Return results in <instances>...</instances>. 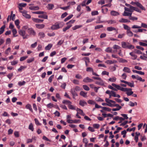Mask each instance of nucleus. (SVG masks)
Returning <instances> with one entry per match:
<instances>
[{
  "mask_svg": "<svg viewBox=\"0 0 147 147\" xmlns=\"http://www.w3.org/2000/svg\"><path fill=\"white\" fill-rule=\"evenodd\" d=\"M112 85L114 87L116 88L118 90L126 92V94L128 96H130L133 93V92L131 91L132 89L131 88H123L114 83H112Z\"/></svg>",
  "mask_w": 147,
  "mask_h": 147,
  "instance_id": "f257e3e1",
  "label": "nucleus"
},
{
  "mask_svg": "<svg viewBox=\"0 0 147 147\" xmlns=\"http://www.w3.org/2000/svg\"><path fill=\"white\" fill-rule=\"evenodd\" d=\"M121 43L122 47L123 48L132 49L134 48V47L133 46L130 45L128 42H122Z\"/></svg>",
  "mask_w": 147,
  "mask_h": 147,
  "instance_id": "f03ea898",
  "label": "nucleus"
},
{
  "mask_svg": "<svg viewBox=\"0 0 147 147\" xmlns=\"http://www.w3.org/2000/svg\"><path fill=\"white\" fill-rule=\"evenodd\" d=\"M18 33L19 34L23 37L24 39L27 38H28V35H26V32L25 31L23 30H20L18 31Z\"/></svg>",
  "mask_w": 147,
  "mask_h": 147,
  "instance_id": "7ed1b4c3",
  "label": "nucleus"
},
{
  "mask_svg": "<svg viewBox=\"0 0 147 147\" xmlns=\"http://www.w3.org/2000/svg\"><path fill=\"white\" fill-rule=\"evenodd\" d=\"M63 26V25H60V24L57 23L51 26V29L52 30H54L58 29L59 28H62Z\"/></svg>",
  "mask_w": 147,
  "mask_h": 147,
  "instance_id": "20e7f679",
  "label": "nucleus"
},
{
  "mask_svg": "<svg viewBox=\"0 0 147 147\" xmlns=\"http://www.w3.org/2000/svg\"><path fill=\"white\" fill-rule=\"evenodd\" d=\"M22 13L23 16L26 18L30 19L31 18V16L29 14L27 13V11L25 10H24L21 11Z\"/></svg>",
  "mask_w": 147,
  "mask_h": 147,
  "instance_id": "39448f33",
  "label": "nucleus"
},
{
  "mask_svg": "<svg viewBox=\"0 0 147 147\" xmlns=\"http://www.w3.org/2000/svg\"><path fill=\"white\" fill-rule=\"evenodd\" d=\"M28 32L29 34L31 35L35 36L36 32L32 28H28Z\"/></svg>",
  "mask_w": 147,
  "mask_h": 147,
  "instance_id": "423d86ee",
  "label": "nucleus"
},
{
  "mask_svg": "<svg viewBox=\"0 0 147 147\" xmlns=\"http://www.w3.org/2000/svg\"><path fill=\"white\" fill-rule=\"evenodd\" d=\"M83 81L87 83L92 82L93 80L88 77H86L84 79Z\"/></svg>",
  "mask_w": 147,
  "mask_h": 147,
  "instance_id": "0eeeda50",
  "label": "nucleus"
},
{
  "mask_svg": "<svg viewBox=\"0 0 147 147\" xmlns=\"http://www.w3.org/2000/svg\"><path fill=\"white\" fill-rule=\"evenodd\" d=\"M70 92L73 96L74 98L75 96H78V94L76 92V90L75 89H74V88H71L70 90Z\"/></svg>",
  "mask_w": 147,
  "mask_h": 147,
  "instance_id": "6e6552de",
  "label": "nucleus"
},
{
  "mask_svg": "<svg viewBox=\"0 0 147 147\" xmlns=\"http://www.w3.org/2000/svg\"><path fill=\"white\" fill-rule=\"evenodd\" d=\"M32 20L33 22L36 23H42L43 21V20H41L38 18H32Z\"/></svg>",
  "mask_w": 147,
  "mask_h": 147,
  "instance_id": "1a4fd4ad",
  "label": "nucleus"
},
{
  "mask_svg": "<svg viewBox=\"0 0 147 147\" xmlns=\"http://www.w3.org/2000/svg\"><path fill=\"white\" fill-rule=\"evenodd\" d=\"M35 26L36 28L39 29H42L44 28L45 26V25L44 24H35Z\"/></svg>",
  "mask_w": 147,
  "mask_h": 147,
  "instance_id": "9d476101",
  "label": "nucleus"
},
{
  "mask_svg": "<svg viewBox=\"0 0 147 147\" xmlns=\"http://www.w3.org/2000/svg\"><path fill=\"white\" fill-rule=\"evenodd\" d=\"M29 9L32 10H37L39 9V7L38 6H31L29 7Z\"/></svg>",
  "mask_w": 147,
  "mask_h": 147,
  "instance_id": "9b49d317",
  "label": "nucleus"
},
{
  "mask_svg": "<svg viewBox=\"0 0 147 147\" xmlns=\"http://www.w3.org/2000/svg\"><path fill=\"white\" fill-rule=\"evenodd\" d=\"M119 22L122 23L130 22V21L128 19L121 18L119 20Z\"/></svg>",
  "mask_w": 147,
  "mask_h": 147,
  "instance_id": "f8f14e48",
  "label": "nucleus"
},
{
  "mask_svg": "<svg viewBox=\"0 0 147 147\" xmlns=\"http://www.w3.org/2000/svg\"><path fill=\"white\" fill-rule=\"evenodd\" d=\"M123 71L125 72L130 73L131 72V70L129 68L127 67H124L123 69Z\"/></svg>",
  "mask_w": 147,
  "mask_h": 147,
  "instance_id": "ddd939ff",
  "label": "nucleus"
},
{
  "mask_svg": "<svg viewBox=\"0 0 147 147\" xmlns=\"http://www.w3.org/2000/svg\"><path fill=\"white\" fill-rule=\"evenodd\" d=\"M95 83L99 85L102 86L104 85V83L103 81L100 79V80H99L98 81H96Z\"/></svg>",
  "mask_w": 147,
  "mask_h": 147,
  "instance_id": "4468645a",
  "label": "nucleus"
},
{
  "mask_svg": "<svg viewBox=\"0 0 147 147\" xmlns=\"http://www.w3.org/2000/svg\"><path fill=\"white\" fill-rule=\"evenodd\" d=\"M76 111L77 112V113L78 114H80L81 115H82L83 116H84L85 115V114L83 112L82 110L81 109H79V108H77L76 109Z\"/></svg>",
  "mask_w": 147,
  "mask_h": 147,
  "instance_id": "2eb2a0df",
  "label": "nucleus"
},
{
  "mask_svg": "<svg viewBox=\"0 0 147 147\" xmlns=\"http://www.w3.org/2000/svg\"><path fill=\"white\" fill-rule=\"evenodd\" d=\"M105 100L107 103L108 106L111 107L113 106V104L111 103V100H110L108 98H106L105 99Z\"/></svg>",
  "mask_w": 147,
  "mask_h": 147,
  "instance_id": "dca6fc26",
  "label": "nucleus"
},
{
  "mask_svg": "<svg viewBox=\"0 0 147 147\" xmlns=\"http://www.w3.org/2000/svg\"><path fill=\"white\" fill-rule=\"evenodd\" d=\"M79 104L80 105L83 107L87 104L86 102L85 101L82 100H80V101Z\"/></svg>",
  "mask_w": 147,
  "mask_h": 147,
  "instance_id": "f3484780",
  "label": "nucleus"
},
{
  "mask_svg": "<svg viewBox=\"0 0 147 147\" xmlns=\"http://www.w3.org/2000/svg\"><path fill=\"white\" fill-rule=\"evenodd\" d=\"M132 15V13L130 12H128L127 11H124L123 14V15L124 16H129L130 17Z\"/></svg>",
  "mask_w": 147,
  "mask_h": 147,
  "instance_id": "a211bd4d",
  "label": "nucleus"
},
{
  "mask_svg": "<svg viewBox=\"0 0 147 147\" xmlns=\"http://www.w3.org/2000/svg\"><path fill=\"white\" fill-rule=\"evenodd\" d=\"M111 15L114 16H117L119 14V13L115 11H111Z\"/></svg>",
  "mask_w": 147,
  "mask_h": 147,
  "instance_id": "6ab92c4d",
  "label": "nucleus"
},
{
  "mask_svg": "<svg viewBox=\"0 0 147 147\" xmlns=\"http://www.w3.org/2000/svg\"><path fill=\"white\" fill-rule=\"evenodd\" d=\"M129 55L131 56L132 57L131 58L133 60H135L137 58V56L133 52L129 53Z\"/></svg>",
  "mask_w": 147,
  "mask_h": 147,
  "instance_id": "aec40b11",
  "label": "nucleus"
},
{
  "mask_svg": "<svg viewBox=\"0 0 147 147\" xmlns=\"http://www.w3.org/2000/svg\"><path fill=\"white\" fill-rule=\"evenodd\" d=\"M25 107L26 109H29L31 112H33V111L32 109L31 105L30 104H27L26 106Z\"/></svg>",
  "mask_w": 147,
  "mask_h": 147,
  "instance_id": "412c9836",
  "label": "nucleus"
},
{
  "mask_svg": "<svg viewBox=\"0 0 147 147\" xmlns=\"http://www.w3.org/2000/svg\"><path fill=\"white\" fill-rule=\"evenodd\" d=\"M116 67H118V66L116 65H115L114 66H110L109 69L111 71H115L116 70Z\"/></svg>",
  "mask_w": 147,
  "mask_h": 147,
  "instance_id": "4be33fe9",
  "label": "nucleus"
},
{
  "mask_svg": "<svg viewBox=\"0 0 147 147\" xmlns=\"http://www.w3.org/2000/svg\"><path fill=\"white\" fill-rule=\"evenodd\" d=\"M82 27V25H76L72 27V29L73 30H74L80 28Z\"/></svg>",
  "mask_w": 147,
  "mask_h": 147,
  "instance_id": "5701e85b",
  "label": "nucleus"
},
{
  "mask_svg": "<svg viewBox=\"0 0 147 147\" xmlns=\"http://www.w3.org/2000/svg\"><path fill=\"white\" fill-rule=\"evenodd\" d=\"M43 15H39L38 17L40 18H43L45 19H48V16L46 15V13L43 14Z\"/></svg>",
  "mask_w": 147,
  "mask_h": 147,
  "instance_id": "b1692460",
  "label": "nucleus"
},
{
  "mask_svg": "<svg viewBox=\"0 0 147 147\" xmlns=\"http://www.w3.org/2000/svg\"><path fill=\"white\" fill-rule=\"evenodd\" d=\"M132 71L134 73H136L140 75H144V72L141 71H138L136 70H132Z\"/></svg>",
  "mask_w": 147,
  "mask_h": 147,
  "instance_id": "393cba45",
  "label": "nucleus"
},
{
  "mask_svg": "<svg viewBox=\"0 0 147 147\" xmlns=\"http://www.w3.org/2000/svg\"><path fill=\"white\" fill-rule=\"evenodd\" d=\"M126 34L129 37H132L134 35L133 33L130 30L129 31H127Z\"/></svg>",
  "mask_w": 147,
  "mask_h": 147,
  "instance_id": "a878e982",
  "label": "nucleus"
},
{
  "mask_svg": "<svg viewBox=\"0 0 147 147\" xmlns=\"http://www.w3.org/2000/svg\"><path fill=\"white\" fill-rule=\"evenodd\" d=\"M137 6L140 7L142 10H145V8L140 3H137Z\"/></svg>",
  "mask_w": 147,
  "mask_h": 147,
  "instance_id": "bb28decb",
  "label": "nucleus"
},
{
  "mask_svg": "<svg viewBox=\"0 0 147 147\" xmlns=\"http://www.w3.org/2000/svg\"><path fill=\"white\" fill-rule=\"evenodd\" d=\"M54 7V5L52 4H49L47 6V9L49 10H51Z\"/></svg>",
  "mask_w": 147,
  "mask_h": 147,
  "instance_id": "cd10ccee",
  "label": "nucleus"
},
{
  "mask_svg": "<svg viewBox=\"0 0 147 147\" xmlns=\"http://www.w3.org/2000/svg\"><path fill=\"white\" fill-rule=\"evenodd\" d=\"M52 45L51 44H49L47 46L45 47V49L46 50H49L52 47Z\"/></svg>",
  "mask_w": 147,
  "mask_h": 147,
  "instance_id": "c85d7f7f",
  "label": "nucleus"
},
{
  "mask_svg": "<svg viewBox=\"0 0 147 147\" xmlns=\"http://www.w3.org/2000/svg\"><path fill=\"white\" fill-rule=\"evenodd\" d=\"M118 61L119 62L122 63H127V60L122 58H119Z\"/></svg>",
  "mask_w": 147,
  "mask_h": 147,
  "instance_id": "c756f323",
  "label": "nucleus"
},
{
  "mask_svg": "<svg viewBox=\"0 0 147 147\" xmlns=\"http://www.w3.org/2000/svg\"><path fill=\"white\" fill-rule=\"evenodd\" d=\"M5 25H3L0 28V35L2 34L4 31L5 28Z\"/></svg>",
  "mask_w": 147,
  "mask_h": 147,
  "instance_id": "7c9ffc66",
  "label": "nucleus"
},
{
  "mask_svg": "<svg viewBox=\"0 0 147 147\" xmlns=\"http://www.w3.org/2000/svg\"><path fill=\"white\" fill-rule=\"evenodd\" d=\"M72 24H69L66 27L63 28V32H65L67 30L69 29L71 26Z\"/></svg>",
  "mask_w": 147,
  "mask_h": 147,
  "instance_id": "2f4dec72",
  "label": "nucleus"
},
{
  "mask_svg": "<svg viewBox=\"0 0 147 147\" xmlns=\"http://www.w3.org/2000/svg\"><path fill=\"white\" fill-rule=\"evenodd\" d=\"M69 109L71 110H75L76 109V107L71 105V104H69L68 105Z\"/></svg>",
  "mask_w": 147,
  "mask_h": 147,
  "instance_id": "473e14b6",
  "label": "nucleus"
},
{
  "mask_svg": "<svg viewBox=\"0 0 147 147\" xmlns=\"http://www.w3.org/2000/svg\"><path fill=\"white\" fill-rule=\"evenodd\" d=\"M38 35L39 36L40 38H43L45 36V34L43 32H39Z\"/></svg>",
  "mask_w": 147,
  "mask_h": 147,
  "instance_id": "72a5a7b5",
  "label": "nucleus"
},
{
  "mask_svg": "<svg viewBox=\"0 0 147 147\" xmlns=\"http://www.w3.org/2000/svg\"><path fill=\"white\" fill-rule=\"evenodd\" d=\"M117 78H116L114 77H113L111 78H110L109 79V81L111 82H115Z\"/></svg>",
  "mask_w": 147,
  "mask_h": 147,
  "instance_id": "f704fd0d",
  "label": "nucleus"
},
{
  "mask_svg": "<svg viewBox=\"0 0 147 147\" xmlns=\"http://www.w3.org/2000/svg\"><path fill=\"white\" fill-rule=\"evenodd\" d=\"M127 84L131 87H134V82L133 81H132L131 82H127Z\"/></svg>",
  "mask_w": 147,
  "mask_h": 147,
  "instance_id": "c9c22d12",
  "label": "nucleus"
},
{
  "mask_svg": "<svg viewBox=\"0 0 147 147\" xmlns=\"http://www.w3.org/2000/svg\"><path fill=\"white\" fill-rule=\"evenodd\" d=\"M123 28L125 30H127V31H129L130 30V28L128 26L125 25V24H123Z\"/></svg>",
  "mask_w": 147,
  "mask_h": 147,
  "instance_id": "e433bc0d",
  "label": "nucleus"
},
{
  "mask_svg": "<svg viewBox=\"0 0 147 147\" xmlns=\"http://www.w3.org/2000/svg\"><path fill=\"white\" fill-rule=\"evenodd\" d=\"M32 13L36 14H40L46 13V12L44 11H37L32 12Z\"/></svg>",
  "mask_w": 147,
  "mask_h": 147,
  "instance_id": "4c0bfd02",
  "label": "nucleus"
},
{
  "mask_svg": "<svg viewBox=\"0 0 147 147\" xmlns=\"http://www.w3.org/2000/svg\"><path fill=\"white\" fill-rule=\"evenodd\" d=\"M107 29L109 31H111L113 30H115L116 28L114 27H107Z\"/></svg>",
  "mask_w": 147,
  "mask_h": 147,
  "instance_id": "58836bf2",
  "label": "nucleus"
},
{
  "mask_svg": "<svg viewBox=\"0 0 147 147\" xmlns=\"http://www.w3.org/2000/svg\"><path fill=\"white\" fill-rule=\"evenodd\" d=\"M28 129L30 130H31L32 131H33L34 130V128L33 127V124L31 123L29 126Z\"/></svg>",
  "mask_w": 147,
  "mask_h": 147,
  "instance_id": "ea45409f",
  "label": "nucleus"
},
{
  "mask_svg": "<svg viewBox=\"0 0 147 147\" xmlns=\"http://www.w3.org/2000/svg\"><path fill=\"white\" fill-rule=\"evenodd\" d=\"M62 103L64 104H68V105L69 104H71V102L70 101L67 100H63L62 101Z\"/></svg>",
  "mask_w": 147,
  "mask_h": 147,
  "instance_id": "a19ab883",
  "label": "nucleus"
},
{
  "mask_svg": "<svg viewBox=\"0 0 147 147\" xmlns=\"http://www.w3.org/2000/svg\"><path fill=\"white\" fill-rule=\"evenodd\" d=\"M87 93L83 91H81L80 93V95L84 97H86Z\"/></svg>",
  "mask_w": 147,
  "mask_h": 147,
  "instance_id": "79ce46f5",
  "label": "nucleus"
},
{
  "mask_svg": "<svg viewBox=\"0 0 147 147\" xmlns=\"http://www.w3.org/2000/svg\"><path fill=\"white\" fill-rule=\"evenodd\" d=\"M105 51L107 53H111L112 52V49L110 47H108L106 48L105 50Z\"/></svg>",
  "mask_w": 147,
  "mask_h": 147,
  "instance_id": "37998d69",
  "label": "nucleus"
},
{
  "mask_svg": "<svg viewBox=\"0 0 147 147\" xmlns=\"http://www.w3.org/2000/svg\"><path fill=\"white\" fill-rule=\"evenodd\" d=\"M26 68V66H21L20 68L18 69V71H21L22 70Z\"/></svg>",
  "mask_w": 147,
  "mask_h": 147,
  "instance_id": "c03bdc74",
  "label": "nucleus"
},
{
  "mask_svg": "<svg viewBox=\"0 0 147 147\" xmlns=\"http://www.w3.org/2000/svg\"><path fill=\"white\" fill-rule=\"evenodd\" d=\"M116 93L113 90L111 91V93L110 95V96H113L114 97H115L116 95Z\"/></svg>",
  "mask_w": 147,
  "mask_h": 147,
  "instance_id": "a18cd8bd",
  "label": "nucleus"
},
{
  "mask_svg": "<svg viewBox=\"0 0 147 147\" xmlns=\"http://www.w3.org/2000/svg\"><path fill=\"white\" fill-rule=\"evenodd\" d=\"M113 48L116 49L120 50L121 47L118 45H115L113 46Z\"/></svg>",
  "mask_w": 147,
  "mask_h": 147,
  "instance_id": "49530a36",
  "label": "nucleus"
},
{
  "mask_svg": "<svg viewBox=\"0 0 147 147\" xmlns=\"http://www.w3.org/2000/svg\"><path fill=\"white\" fill-rule=\"evenodd\" d=\"M129 20L134 21L135 20H138V18L136 17L132 16L131 15L129 18Z\"/></svg>",
  "mask_w": 147,
  "mask_h": 147,
  "instance_id": "de8ad7c7",
  "label": "nucleus"
},
{
  "mask_svg": "<svg viewBox=\"0 0 147 147\" xmlns=\"http://www.w3.org/2000/svg\"><path fill=\"white\" fill-rule=\"evenodd\" d=\"M34 57H31L30 58L28 59L27 60V62L28 63H31L32 61H34Z\"/></svg>",
  "mask_w": 147,
  "mask_h": 147,
  "instance_id": "09e8293b",
  "label": "nucleus"
},
{
  "mask_svg": "<svg viewBox=\"0 0 147 147\" xmlns=\"http://www.w3.org/2000/svg\"><path fill=\"white\" fill-rule=\"evenodd\" d=\"M108 87L109 88L112 90H113V91H117V90H118L117 88H114L111 85H109L108 86Z\"/></svg>",
  "mask_w": 147,
  "mask_h": 147,
  "instance_id": "8fccbe9b",
  "label": "nucleus"
},
{
  "mask_svg": "<svg viewBox=\"0 0 147 147\" xmlns=\"http://www.w3.org/2000/svg\"><path fill=\"white\" fill-rule=\"evenodd\" d=\"M73 15L72 14L71 15L68 17H67L64 20V21L66 22L68 20H69L73 16Z\"/></svg>",
  "mask_w": 147,
  "mask_h": 147,
  "instance_id": "3c124183",
  "label": "nucleus"
},
{
  "mask_svg": "<svg viewBox=\"0 0 147 147\" xmlns=\"http://www.w3.org/2000/svg\"><path fill=\"white\" fill-rule=\"evenodd\" d=\"M76 3L74 1H70L67 3V4L68 5V6H70L71 5H74Z\"/></svg>",
  "mask_w": 147,
  "mask_h": 147,
  "instance_id": "603ef678",
  "label": "nucleus"
},
{
  "mask_svg": "<svg viewBox=\"0 0 147 147\" xmlns=\"http://www.w3.org/2000/svg\"><path fill=\"white\" fill-rule=\"evenodd\" d=\"M83 87L84 89L86 91H88L90 90L89 87L86 85H83Z\"/></svg>",
  "mask_w": 147,
  "mask_h": 147,
  "instance_id": "864d4df0",
  "label": "nucleus"
},
{
  "mask_svg": "<svg viewBox=\"0 0 147 147\" xmlns=\"http://www.w3.org/2000/svg\"><path fill=\"white\" fill-rule=\"evenodd\" d=\"M107 22L108 24H115L116 23V21L115 20H111L108 21Z\"/></svg>",
  "mask_w": 147,
  "mask_h": 147,
  "instance_id": "5fc2aeb1",
  "label": "nucleus"
},
{
  "mask_svg": "<svg viewBox=\"0 0 147 147\" xmlns=\"http://www.w3.org/2000/svg\"><path fill=\"white\" fill-rule=\"evenodd\" d=\"M12 32L13 36L14 37L16 36H17L16 35V34L17 33V31L15 29H13L12 30Z\"/></svg>",
  "mask_w": 147,
  "mask_h": 147,
  "instance_id": "6e6d98bb",
  "label": "nucleus"
},
{
  "mask_svg": "<svg viewBox=\"0 0 147 147\" xmlns=\"http://www.w3.org/2000/svg\"><path fill=\"white\" fill-rule=\"evenodd\" d=\"M26 83V82L23 81L22 82H19L18 83V85L20 86L24 85Z\"/></svg>",
  "mask_w": 147,
  "mask_h": 147,
  "instance_id": "4d7b16f0",
  "label": "nucleus"
},
{
  "mask_svg": "<svg viewBox=\"0 0 147 147\" xmlns=\"http://www.w3.org/2000/svg\"><path fill=\"white\" fill-rule=\"evenodd\" d=\"M75 78L79 79H82V76L79 74H76V75Z\"/></svg>",
  "mask_w": 147,
  "mask_h": 147,
  "instance_id": "13d9d810",
  "label": "nucleus"
},
{
  "mask_svg": "<svg viewBox=\"0 0 147 147\" xmlns=\"http://www.w3.org/2000/svg\"><path fill=\"white\" fill-rule=\"evenodd\" d=\"M64 40H59L57 43V45L60 46L64 42Z\"/></svg>",
  "mask_w": 147,
  "mask_h": 147,
  "instance_id": "bf43d9fd",
  "label": "nucleus"
},
{
  "mask_svg": "<svg viewBox=\"0 0 147 147\" xmlns=\"http://www.w3.org/2000/svg\"><path fill=\"white\" fill-rule=\"evenodd\" d=\"M131 28L133 29L140 28H141V27H140V26L135 25H133L132 26Z\"/></svg>",
  "mask_w": 147,
  "mask_h": 147,
  "instance_id": "052dcab7",
  "label": "nucleus"
},
{
  "mask_svg": "<svg viewBox=\"0 0 147 147\" xmlns=\"http://www.w3.org/2000/svg\"><path fill=\"white\" fill-rule=\"evenodd\" d=\"M96 101L98 102H103L104 100L99 97H97L96 98Z\"/></svg>",
  "mask_w": 147,
  "mask_h": 147,
  "instance_id": "680f3d73",
  "label": "nucleus"
},
{
  "mask_svg": "<svg viewBox=\"0 0 147 147\" xmlns=\"http://www.w3.org/2000/svg\"><path fill=\"white\" fill-rule=\"evenodd\" d=\"M72 82L74 84L77 85L79 84V81L78 80L74 79L72 81Z\"/></svg>",
  "mask_w": 147,
  "mask_h": 147,
  "instance_id": "e2e57ef3",
  "label": "nucleus"
},
{
  "mask_svg": "<svg viewBox=\"0 0 147 147\" xmlns=\"http://www.w3.org/2000/svg\"><path fill=\"white\" fill-rule=\"evenodd\" d=\"M47 107L48 108H51L53 107V105L51 103H49L47 105Z\"/></svg>",
  "mask_w": 147,
  "mask_h": 147,
  "instance_id": "0e129e2a",
  "label": "nucleus"
},
{
  "mask_svg": "<svg viewBox=\"0 0 147 147\" xmlns=\"http://www.w3.org/2000/svg\"><path fill=\"white\" fill-rule=\"evenodd\" d=\"M86 0H84V1H83L80 4V6H86Z\"/></svg>",
  "mask_w": 147,
  "mask_h": 147,
  "instance_id": "69168bd1",
  "label": "nucleus"
},
{
  "mask_svg": "<svg viewBox=\"0 0 147 147\" xmlns=\"http://www.w3.org/2000/svg\"><path fill=\"white\" fill-rule=\"evenodd\" d=\"M129 7L130 8V12L132 13V12H133V11L134 10L135 7H133L131 5L130 6V7Z\"/></svg>",
  "mask_w": 147,
  "mask_h": 147,
  "instance_id": "338daca9",
  "label": "nucleus"
},
{
  "mask_svg": "<svg viewBox=\"0 0 147 147\" xmlns=\"http://www.w3.org/2000/svg\"><path fill=\"white\" fill-rule=\"evenodd\" d=\"M2 115L4 117H8L9 116V115L6 112H4Z\"/></svg>",
  "mask_w": 147,
  "mask_h": 147,
  "instance_id": "774afa93",
  "label": "nucleus"
}]
</instances>
